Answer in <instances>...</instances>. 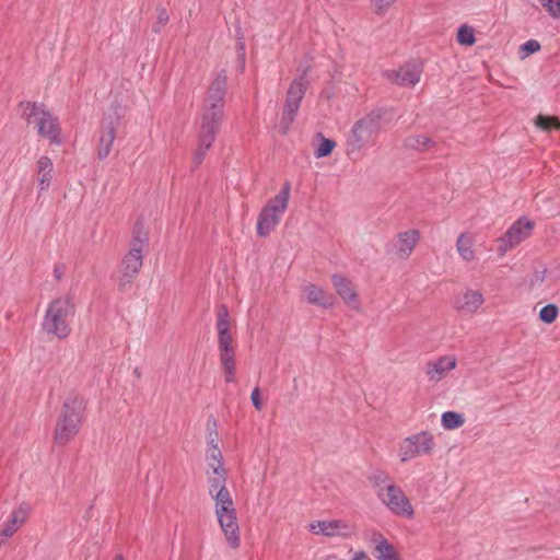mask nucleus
<instances>
[{"label":"nucleus","mask_w":560,"mask_h":560,"mask_svg":"<svg viewBox=\"0 0 560 560\" xmlns=\"http://www.w3.org/2000/svg\"><path fill=\"white\" fill-rule=\"evenodd\" d=\"M215 327L218 335H223L224 332L230 331V315L229 310L224 304L219 306Z\"/></svg>","instance_id":"obj_29"},{"label":"nucleus","mask_w":560,"mask_h":560,"mask_svg":"<svg viewBox=\"0 0 560 560\" xmlns=\"http://www.w3.org/2000/svg\"><path fill=\"white\" fill-rule=\"evenodd\" d=\"M377 495L387 509L395 515L412 518L413 508L404 491L395 485H386L377 490Z\"/></svg>","instance_id":"obj_9"},{"label":"nucleus","mask_w":560,"mask_h":560,"mask_svg":"<svg viewBox=\"0 0 560 560\" xmlns=\"http://www.w3.org/2000/svg\"><path fill=\"white\" fill-rule=\"evenodd\" d=\"M456 359L454 357H442L435 361L429 362L427 374L431 381H440L448 371L455 369Z\"/></svg>","instance_id":"obj_20"},{"label":"nucleus","mask_w":560,"mask_h":560,"mask_svg":"<svg viewBox=\"0 0 560 560\" xmlns=\"http://www.w3.org/2000/svg\"><path fill=\"white\" fill-rule=\"evenodd\" d=\"M18 528L19 525L16 524V520L10 517L3 525V528L0 530V545L7 542V540L13 536Z\"/></svg>","instance_id":"obj_35"},{"label":"nucleus","mask_w":560,"mask_h":560,"mask_svg":"<svg viewBox=\"0 0 560 560\" xmlns=\"http://www.w3.org/2000/svg\"><path fill=\"white\" fill-rule=\"evenodd\" d=\"M442 425L446 430H454L464 424V418L460 413L454 411H445L442 415Z\"/></svg>","instance_id":"obj_28"},{"label":"nucleus","mask_w":560,"mask_h":560,"mask_svg":"<svg viewBox=\"0 0 560 560\" xmlns=\"http://www.w3.org/2000/svg\"><path fill=\"white\" fill-rule=\"evenodd\" d=\"M250 399L256 410L259 411L262 409V401L260 398V390L258 387L254 388V390L252 392Z\"/></svg>","instance_id":"obj_43"},{"label":"nucleus","mask_w":560,"mask_h":560,"mask_svg":"<svg viewBox=\"0 0 560 560\" xmlns=\"http://www.w3.org/2000/svg\"><path fill=\"white\" fill-rule=\"evenodd\" d=\"M84 410V400L78 396H69L63 401L54 432V441L57 445H67L79 433Z\"/></svg>","instance_id":"obj_2"},{"label":"nucleus","mask_w":560,"mask_h":560,"mask_svg":"<svg viewBox=\"0 0 560 560\" xmlns=\"http://www.w3.org/2000/svg\"><path fill=\"white\" fill-rule=\"evenodd\" d=\"M522 50L526 51L527 55L537 52L540 50V44L535 39H529L522 45Z\"/></svg>","instance_id":"obj_40"},{"label":"nucleus","mask_w":560,"mask_h":560,"mask_svg":"<svg viewBox=\"0 0 560 560\" xmlns=\"http://www.w3.org/2000/svg\"><path fill=\"white\" fill-rule=\"evenodd\" d=\"M114 560H125L121 555H117Z\"/></svg>","instance_id":"obj_49"},{"label":"nucleus","mask_w":560,"mask_h":560,"mask_svg":"<svg viewBox=\"0 0 560 560\" xmlns=\"http://www.w3.org/2000/svg\"><path fill=\"white\" fill-rule=\"evenodd\" d=\"M206 460L209 469H222V454L219 447H208Z\"/></svg>","instance_id":"obj_31"},{"label":"nucleus","mask_w":560,"mask_h":560,"mask_svg":"<svg viewBox=\"0 0 560 560\" xmlns=\"http://www.w3.org/2000/svg\"><path fill=\"white\" fill-rule=\"evenodd\" d=\"M457 42L460 45L471 46L476 42L474 28L464 24L458 28Z\"/></svg>","instance_id":"obj_32"},{"label":"nucleus","mask_w":560,"mask_h":560,"mask_svg":"<svg viewBox=\"0 0 560 560\" xmlns=\"http://www.w3.org/2000/svg\"><path fill=\"white\" fill-rule=\"evenodd\" d=\"M120 119L121 114L118 108H115L113 112L104 116L101 124L97 145V156L100 160H104L109 155L112 145L116 138V130L120 125Z\"/></svg>","instance_id":"obj_12"},{"label":"nucleus","mask_w":560,"mask_h":560,"mask_svg":"<svg viewBox=\"0 0 560 560\" xmlns=\"http://www.w3.org/2000/svg\"><path fill=\"white\" fill-rule=\"evenodd\" d=\"M305 75L306 71H304V73L299 78L294 79L287 92L282 117L279 124V128L282 133H285L289 130L300 108L301 101L303 100L307 90L308 82Z\"/></svg>","instance_id":"obj_8"},{"label":"nucleus","mask_w":560,"mask_h":560,"mask_svg":"<svg viewBox=\"0 0 560 560\" xmlns=\"http://www.w3.org/2000/svg\"><path fill=\"white\" fill-rule=\"evenodd\" d=\"M559 310L555 304L544 306L539 312V319L546 324H551L556 320Z\"/></svg>","instance_id":"obj_33"},{"label":"nucleus","mask_w":560,"mask_h":560,"mask_svg":"<svg viewBox=\"0 0 560 560\" xmlns=\"http://www.w3.org/2000/svg\"><path fill=\"white\" fill-rule=\"evenodd\" d=\"M310 527L314 534L327 537L348 536L350 534V527L342 521H318L311 524Z\"/></svg>","instance_id":"obj_19"},{"label":"nucleus","mask_w":560,"mask_h":560,"mask_svg":"<svg viewBox=\"0 0 560 560\" xmlns=\"http://www.w3.org/2000/svg\"><path fill=\"white\" fill-rule=\"evenodd\" d=\"M142 259V252L136 247H130L128 254L125 255L121 261V276L119 278V288L121 290H125L126 285L131 284L137 277L143 264Z\"/></svg>","instance_id":"obj_14"},{"label":"nucleus","mask_w":560,"mask_h":560,"mask_svg":"<svg viewBox=\"0 0 560 560\" xmlns=\"http://www.w3.org/2000/svg\"><path fill=\"white\" fill-rule=\"evenodd\" d=\"M456 248L459 256L465 261H471L475 258V252L472 249V241L466 234L462 233L456 241Z\"/></svg>","instance_id":"obj_25"},{"label":"nucleus","mask_w":560,"mask_h":560,"mask_svg":"<svg viewBox=\"0 0 560 560\" xmlns=\"http://www.w3.org/2000/svg\"><path fill=\"white\" fill-rule=\"evenodd\" d=\"M148 244V233L143 228L142 222H137L132 230V241L130 247H136L140 252H143Z\"/></svg>","instance_id":"obj_26"},{"label":"nucleus","mask_w":560,"mask_h":560,"mask_svg":"<svg viewBox=\"0 0 560 560\" xmlns=\"http://www.w3.org/2000/svg\"><path fill=\"white\" fill-rule=\"evenodd\" d=\"M38 186L40 190L49 187L52 179L54 165L48 156H40L37 161Z\"/></svg>","instance_id":"obj_21"},{"label":"nucleus","mask_w":560,"mask_h":560,"mask_svg":"<svg viewBox=\"0 0 560 560\" xmlns=\"http://www.w3.org/2000/svg\"><path fill=\"white\" fill-rule=\"evenodd\" d=\"M535 223L526 218L517 219L506 232L498 238V252L501 256L505 255L509 250L516 247L518 244L527 240L533 230Z\"/></svg>","instance_id":"obj_10"},{"label":"nucleus","mask_w":560,"mask_h":560,"mask_svg":"<svg viewBox=\"0 0 560 560\" xmlns=\"http://www.w3.org/2000/svg\"><path fill=\"white\" fill-rule=\"evenodd\" d=\"M365 557H366V555L363 551H361V552L355 553V556L353 557L352 560H363Z\"/></svg>","instance_id":"obj_48"},{"label":"nucleus","mask_w":560,"mask_h":560,"mask_svg":"<svg viewBox=\"0 0 560 560\" xmlns=\"http://www.w3.org/2000/svg\"><path fill=\"white\" fill-rule=\"evenodd\" d=\"M552 18H560V0H539Z\"/></svg>","instance_id":"obj_37"},{"label":"nucleus","mask_w":560,"mask_h":560,"mask_svg":"<svg viewBox=\"0 0 560 560\" xmlns=\"http://www.w3.org/2000/svg\"><path fill=\"white\" fill-rule=\"evenodd\" d=\"M383 114L382 110H373L354 122L347 141L349 154L359 152L376 140L382 128Z\"/></svg>","instance_id":"obj_5"},{"label":"nucleus","mask_w":560,"mask_h":560,"mask_svg":"<svg viewBox=\"0 0 560 560\" xmlns=\"http://www.w3.org/2000/svg\"><path fill=\"white\" fill-rule=\"evenodd\" d=\"M226 73L220 71L212 80L201 113L200 128L198 131V147L195 152L194 162L200 164L207 151L211 148L224 113V96L226 93Z\"/></svg>","instance_id":"obj_1"},{"label":"nucleus","mask_w":560,"mask_h":560,"mask_svg":"<svg viewBox=\"0 0 560 560\" xmlns=\"http://www.w3.org/2000/svg\"><path fill=\"white\" fill-rule=\"evenodd\" d=\"M54 275L57 279H60L63 275V268L60 266H56L54 269Z\"/></svg>","instance_id":"obj_47"},{"label":"nucleus","mask_w":560,"mask_h":560,"mask_svg":"<svg viewBox=\"0 0 560 560\" xmlns=\"http://www.w3.org/2000/svg\"><path fill=\"white\" fill-rule=\"evenodd\" d=\"M422 73V67L418 62H408L397 70H387L384 72L385 78L400 86H415Z\"/></svg>","instance_id":"obj_13"},{"label":"nucleus","mask_w":560,"mask_h":560,"mask_svg":"<svg viewBox=\"0 0 560 560\" xmlns=\"http://www.w3.org/2000/svg\"><path fill=\"white\" fill-rule=\"evenodd\" d=\"M303 293L310 304L325 308L332 307L335 304V296L314 283L305 284Z\"/></svg>","instance_id":"obj_18"},{"label":"nucleus","mask_w":560,"mask_h":560,"mask_svg":"<svg viewBox=\"0 0 560 560\" xmlns=\"http://www.w3.org/2000/svg\"><path fill=\"white\" fill-rule=\"evenodd\" d=\"M535 125L539 129L550 132L552 130H560V118L557 116L538 115L535 118Z\"/></svg>","instance_id":"obj_27"},{"label":"nucleus","mask_w":560,"mask_h":560,"mask_svg":"<svg viewBox=\"0 0 560 560\" xmlns=\"http://www.w3.org/2000/svg\"><path fill=\"white\" fill-rule=\"evenodd\" d=\"M395 1L396 0H372V3L380 13L387 10Z\"/></svg>","instance_id":"obj_42"},{"label":"nucleus","mask_w":560,"mask_h":560,"mask_svg":"<svg viewBox=\"0 0 560 560\" xmlns=\"http://www.w3.org/2000/svg\"><path fill=\"white\" fill-rule=\"evenodd\" d=\"M223 372H224V380L226 383L234 382L235 369H231L230 372H229V370H223Z\"/></svg>","instance_id":"obj_45"},{"label":"nucleus","mask_w":560,"mask_h":560,"mask_svg":"<svg viewBox=\"0 0 560 560\" xmlns=\"http://www.w3.org/2000/svg\"><path fill=\"white\" fill-rule=\"evenodd\" d=\"M435 446L434 439L429 432H420L406 438L399 448L401 462H408L421 455H430Z\"/></svg>","instance_id":"obj_11"},{"label":"nucleus","mask_w":560,"mask_h":560,"mask_svg":"<svg viewBox=\"0 0 560 560\" xmlns=\"http://www.w3.org/2000/svg\"><path fill=\"white\" fill-rule=\"evenodd\" d=\"M11 518H15L16 520V524L20 526L21 524H23L27 517V509L24 508V506H20L16 511H14L11 516Z\"/></svg>","instance_id":"obj_41"},{"label":"nucleus","mask_w":560,"mask_h":560,"mask_svg":"<svg viewBox=\"0 0 560 560\" xmlns=\"http://www.w3.org/2000/svg\"><path fill=\"white\" fill-rule=\"evenodd\" d=\"M168 21V14L164 8L158 9V24L165 25Z\"/></svg>","instance_id":"obj_44"},{"label":"nucleus","mask_w":560,"mask_h":560,"mask_svg":"<svg viewBox=\"0 0 560 560\" xmlns=\"http://www.w3.org/2000/svg\"><path fill=\"white\" fill-rule=\"evenodd\" d=\"M220 362L223 370L235 369V351L233 349L219 350Z\"/></svg>","instance_id":"obj_34"},{"label":"nucleus","mask_w":560,"mask_h":560,"mask_svg":"<svg viewBox=\"0 0 560 560\" xmlns=\"http://www.w3.org/2000/svg\"><path fill=\"white\" fill-rule=\"evenodd\" d=\"M373 541L375 542L376 558L378 560H400L393 545L383 535H375Z\"/></svg>","instance_id":"obj_22"},{"label":"nucleus","mask_w":560,"mask_h":560,"mask_svg":"<svg viewBox=\"0 0 560 560\" xmlns=\"http://www.w3.org/2000/svg\"><path fill=\"white\" fill-rule=\"evenodd\" d=\"M20 107L22 118L30 125L35 124L42 137L48 138L51 143H61L59 120L44 105L25 101L21 102Z\"/></svg>","instance_id":"obj_4"},{"label":"nucleus","mask_w":560,"mask_h":560,"mask_svg":"<svg viewBox=\"0 0 560 560\" xmlns=\"http://www.w3.org/2000/svg\"><path fill=\"white\" fill-rule=\"evenodd\" d=\"M74 314V305L69 295L60 296L51 301L46 310L43 329L59 339L66 338L71 329L69 320Z\"/></svg>","instance_id":"obj_3"},{"label":"nucleus","mask_w":560,"mask_h":560,"mask_svg":"<svg viewBox=\"0 0 560 560\" xmlns=\"http://www.w3.org/2000/svg\"><path fill=\"white\" fill-rule=\"evenodd\" d=\"M214 501V512L228 545L235 549L240 546V527L231 493L220 495Z\"/></svg>","instance_id":"obj_7"},{"label":"nucleus","mask_w":560,"mask_h":560,"mask_svg":"<svg viewBox=\"0 0 560 560\" xmlns=\"http://www.w3.org/2000/svg\"><path fill=\"white\" fill-rule=\"evenodd\" d=\"M546 270L537 271L535 273V282H542L545 280Z\"/></svg>","instance_id":"obj_46"},{"label":"nucleus","mask_w":560,"mask_h":560,"mask_svg":"<svg viewBox=\"0 0 560 560\" xmlns=\"http://www.w3.org/2000/svg\"><path fill=\"white\" fill-rule=\"evenodd\" d=\"M370 481L380 490L381 488H385L388 481V475L382 470H376L371 474L369 477Z\"/></svg>","instance_id":"obj_36"},{"label":"nucleus","mask_w":560,"mask_h":560,"mask_svg":"<svg viewBox=\"0 0 560 560\" xmlns=\"http://www.w3.org/2000/svg\"><path fill=\"white\" fill-rule=\"evenodd\" d=\"M320 141L314 151V155L317 159L328 156L336 147V142L331 139L318 135Z\"/></svg>","instance_id":"obj_30"},{"label":"nucleus","mask_w":560,"mask_h":560,"mask_svg":"<svg viewBox=\"0 0 560 560\" xmlns=\"http://www.w3.org/2000/svg\"><path fill=\"white\" fill-rule=\"evenodd\" d=\"M228 472L225 468L208 469L207 481L209 495L214 500L220 495L230 494L226 488Z\"/></svg>","instance_id":"obj_16"},{"label":"nucleus","mask_w":560,"mask_h":560,"mask_svg":"<svg viewBox=\"0 0 560 560\" xmlns=\"http://www.w3.org/2000/svg\"><path fill=\"white\" fill-rule=\"evenodd\" d=\"M207 425L209 431L207 439L208 447H218V433L215 431L217 423L214 420L211 422L209 419Z\"/></svg>","instance_id":"obj_38"},{"label":"nucleus","mask_w":560,"mask_h":560,"mask_svg":"<svg viewBox=\"0 0 560 560\" xmlns=\"http://www.w3.org/2000/svg\"><path fill=\"white\" fill-rule=\"evenodd\" d=\"M291 185L285 182L279 194L271 198L261 209L257 220V234L265 237L280 223L288 208Z\"/></svg>","instance_id":"obj_6"},{"label":"nucleus","mask_w":560,"mask_h":560,"mask_svg":"<svg viewBox=\"0 0 560 560\" xmlns=\"http://www.w3.org/2000/svg\"><path fill=\"white\" fill-rule=\"evenodd\" d=\"M434 144V141L425 136H409L404 140V145L407 149L420 152L430 150Z\"/></svg>","instance_id":"obj_24"},{"label":"nucleus","mask_w":560,"mask_h":560,"mask_svg":"<svg viewBox=\"0 0 560 560\" xmlns=\"http://www.w3.org/2000/svg\"><path fill=\"white\" fill-rule=\"evenodd\" d=\"M419 240V232L416 230L401 232L398 234V252L401 257H407L415 248Z\"/></svg>","instance_id":"obj_23"},{"label":"nucleus","mask_w":560,"mask_h":560,"mask_svg":"<svg viewBox=\"0 0 560 560\" xmlns=\"http://www.w3.org/2000/svg\"><path fill=\"white\" fill-rule=\"evenodd\" d=\"M331 282L336 289V292L345 301V303L348 306L358 310L360 306V301L358 299L354 284L348 278L341 275H332Z\"/></svg>","instance_id":"obj_15"},{"label":"nucleus","mask_w":560,"mask_h":560,"mask_svg":"<svg viewBox=\"0 0 560 560\" xmlns=\"http://www.w3.org/2000/svg\"><path fill=\"white\" fill-rule=\"evenodd\" d=\"M218 346L219 350L233 349L232 335L230 331L224 332L223 335H218Z\"/></svg>","instance_id":"obj_39"},{"label":"nucleus","mask_w":560,"mask_h":560,"mask_svg":"<svg viewBox=\"0 0 560 560\" xmlns=\"http://www.w3.org/2000/svg\"><path fill=\"white\" fill-rule=\"evenodd\" d=\"M483 301V295L480 291L467 289L462 295L456 298L454 307L464 314H472L479 310Z\"/></svg>","instance_id":"obj_17"}]
</instances>
